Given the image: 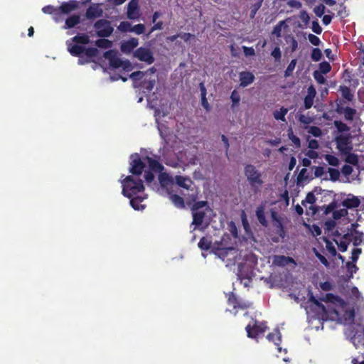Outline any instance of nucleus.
I'll return each instance as SVG.
<instances>
[{
  "mask_svg": "<svg viewBox=\"0 0 364 364\" xmlns=\"http://www.w3.org/2000/svg\"><path fill=\"white\" fill-rule=\"evenodd\" d=\"M164 23L163 21L156 22L149 30V31L146 34V38H149V36L156 30H161L163 28Z\"/></svg>",
  "mask_w": 364,
  "mask_h": 364,
  "instance_id": "6e6d98bb",
  "label": "nucleus"
},
{
  "mask_svg": "<svg viewBox=\"0 0 364 364\" xmlns=\"http://www.w3.org/2000/svg\"><path fill=\"white\" fill-rule=\"evenodd\" d=\"M241 220L243 228L245 229V231H247L250 229V224L247 220L246 213H245L244 210H242L241 213Z\"/></svg>",
  "mask_w": 364,
  "mask_h": 364,
  "instance_id": "e2e57ef3",
  "label": "nucleus"
},
{
  "mask_svg": "<svg viewBox=\"0 0 364 364\" xmlns=\"http://www.w3.org/2000/svg\"><path fill=\"white\" fill-rule=\"evenodd\" d=\"M96 34L100 38H107L112 35L114 28L111 22L107 19H100L94 23Z\"/></svg>",
  "mask_w": 364,
  "mask_h": 364,
  "instance_id": "20e7f679",
  "label": "nucleus"
},
{
  "mask_svg": "<svg viewBox=\"0 0 364 364\" xmlns=\"http://www.w3.org/2000/svg\"><path fill=\"white\" fill-rule=\"evenodd\" d=\"M314 103V96L312 95H307L304 97V107L306 109H310Z\"/></svg>",
  "mask_w": 364,
  "mask_h": 364,
  "instance_id": "5fc2aeb1",
  "label": "nucleus"
},
{
  "mask_svg": "<svg viewBox=\"0 0 364 364\" xmlns=\"http://www.w3.org/2000/svg\"><path fill=\"white\" fill-rule=\"evenodd\" d=\"M42 11L46 14H58V7L55 8L53 6L48 5L42 9Z\"/></svg>",
  "mask_w": 364,
  "mask_h": 364,
  "instance_id": "8fccbe9b",
  "label": "nucleus"
},
{
  "mask_svg": "<svg viewBox=\"0 0 364 364\" xmlns=\"http://www.w3.org/2000/svg\"><path fill=\"white\" fill-rule=\"evenodd\" d=\"M334 241L336 242V243L338 245V250L342 252H344L347 250L348 249V246L349 245L348 242V241H343V240H340L339 242L334 240Z\"/></svg>",
  "mask_w": 364,
  "mask_h": 364,
  "instance_id": "4d7b16f0",
  "label": "nucleus"
},
{
  "mask_svg": "<svg viewBox=\"0 0 364 364\" xmlns=\"http://www.w3.org/2000/svg\"><path fill=\"white\" fill-rule=\"evenodd\" d=\"M103 9L100 4H92L86 10L85 16L87 19H95L102 17Z\"/></svg>",
  "mask_w": 364,
  "mask_h": 364,
  "instance_id": "f8f14e48",
  "label": "nucleus"
},
{
  "mask_svg": "<svg viewBox=\"0 0 364 364\" xmlns=\"http://www.w3.org/2000/svg\"><path fill=\"white\" fill-rule=\"evenodd\" d=\"M319 70L321 73L326 74L331 70V66L329 63L323 61L319 64Z\"/></svg>",
  "mask_w": 364,
  "mask_h": 364,
  "instance_id": "3c124183",
  "label": "nucleus"
},
{
  "mask_svg": "<svg viewBox=\"0 0 364 364\" xmlns=\"http://www.w3.org/2000/svg\"><path fill=\"white\" fill-rule=\"evenodd\" d=\"M350 135L348 134L347 135H339L337 136L335 139V141L337 144V149L343 154L348 153L352 147L350 146Z\"/></svg>",
  "mask_w": 364,
  "mask_h": 364,
  "instance_id": "6e6552de",
  "label": "nucleus"
},
{
  "mask_svg": "<svg viewBox=\"0 0 364 364\" xmlns=\"http://www.w3.org/2000/svg\"><path fill=\"white\" fill-rule=\"evenodd\" d=\"M80 16L77 14H74L73 16H69L66 18L65 23V28H73L76 25L80 23Z\"/></svg>",
  "mask_w": 364,
  "mask_h": 364,
  "instance_id": "5701e85b",
  "label": "nucleus"
},
{
  "mask_svg": "<svg viewBox=\"0 0 364 364\" xmlns=\"http://www.w3.org/2000/svg\"><path fill=\"white\" fill-rule=\"evenodd\" d=\"M207 205V202L206 201H197V202H195L192 207H191V210L192 211H200L199 210L205 206Z\"/></svg>",
  "mask_w": 364,
  "mask_h": 364,
  "instance_id": "680f3d73",
  "label": "nucleus"
},
{
  "mask_svg": "<svg viewBox=\"0 0 364 364\" xmlns=\"http://www.w3.org/2000/svg\"><path fill=\"white\" fill-rule=\"evenodd\" d=\"M308 132L309 134H312L314 136L316 137H318L322 134L321 129L316 126L311 127Z\"/></svg>",
  "mask_w": 364,
  "mask_h": 364,
  "instance_id": "052dcab7",
  "label": "nucleus"
},
{
  "mask_svg": "<svg viewBox=\"0 0 364 364\" xmlns=\"http://www.w3.org/2000/svg\"><path fill=\"white\" fill-rule=\"evenodd\" d=\"M325 6L321 4L314 8V11L318 17H321L325 13Z\"/></svg>",
  "mask_w": 364,
  "mask_h": 364,
  "instance_id": "bf43d9fd",
  "label": "nucleus"
},
{
  "mask_svg": "<svg viewBox=\"0 0 364 364\" xmlns=\"http://www.w3.org/2000/svg\"><path fill=\"white\" fill-rule=\"evenodd\" d=\"M193 215V221L192 225H194L196 227L200 226L204 220L205 217V213L204 211H192Z\"/></svg>",
  "mask_w": 364,
  "mask_h": 364,
  "instance_id": "aec40b11",
  "label": "nucleus"
},
{
  "mask_svg": "<svg viewBox=\"0 0 364 364\" xmlns=\"http://www.w3.org/2000/svg\"><path fill=\"white\" fill-rule=\"evenodd\" d=\"M252 304L250 301H245L239 299V303L237 306V309L245 310V309L250 308L252 306Z\"/></svg>",
  "mask_w": 364,
  "mask_h": 364,
  "instance_id": "13d9d810",
  "label": "nucleus"
},
{
  "mask_svg": "<svg viewBox=\"0 0 364 364\" xmlns=\"http://www.w3.org/2000/svg\"><path fill=\"white\" fill-rule=\"evenodd\" d=\"M360 200L357 197L353 196L351 198H347L343 200L342 205L347 208H358L360 205Z\"/></svg>",
  "mask_w": 364,
  "mask_h": 364,
  "instance_id": "412c9836",
  "label": "nucleus"
},
{
  "mask_svg": "<svg viewBox=\"0 0 364 364\" xmlns=\"http://www.w3.org/2000/svg\"><path fill=\"white\" fill-rule=\"evenodd\" d=\"M334 126L339 132H348L350 130V127L346 124L339 120L334 121Z\"/></svg>",
  "mask_w": 364,
  "mask_h": 364,
  "instance_id": "37998d69",
  "label": "nucleus"
},
{
  "mask_svg": "<svg viewBox=\"0 0 364 364\" xmlns=\"http://www.w3.org/2000/svg\"><path fill=\"white\" fill-rule=\"evenodd\" d=\"M347 154H348L345 159L346 162L349 164L354 165V166L358 165V161H359L358 155H356L355 154H353V153H350V151Z\"/></svg>",
  "mask_w": 364,
  "mask_h": 364,
  "instance_id": "4c0bfd02",
  "label": "nucleus"
},
{
  "mask_svg": "<svg viewBox=\"0 0 364 364\" xmlns=\"http://www.w3.org/2000/svg\"><path fill=\"white\" fill-rule=\"evenodd\" d=\"M328 173L330 176V180L332 181H336L338 180L340 177V171L338 169L328 168Z\"/></svg>",
  "mask_w": 364,
  "mask_h": 364,
  "instance_id": "09e8293b",
  "label": "nucleus"
},
{
  "mask_svg": "<svg viewBox=\"0 0 364 364\" xmlns=\"http://www.w3.org/2000/svg\"><path fill=\"white\" fill-rule=\"evenodd\" d=\"M134 58L141 62H144L148 65H151L154 62L153 53L149 48L145 47H139L133 53Z\"/></svg>",
  "mask_w": 364,
  "mask_h": 364,
  "instance_id": "39448f33",
  "label": "nucleus"
},
{
  "mask_svg": "<svg viewBox=\"0 0 364 364\" xmlns=\"http://www.w3.org/2000/svg\"><path fill=\"white\" fill-rule=\"evenodd\" d=\"M200 90L201 92V104L202 106L207 110L210 109V105L206 98V89L203 82L200 83Z\"/></svg>",
  "mask_w": 364,
  "mask_h": 364,
  "instance_id": "bb28decb",
  "label": "nucleus"
},
{
  "mask_svg": "<svg viewBox=\"0 0 364 364\" xmlns=\"http://www.w3.org/2000/svg\"><path fill=\"white\" fill-rule=\"evenodd\" d=\"M72 42L77 44L86 45L90 42V36L86 33H78L77 35L73 37L71 39Z\"/></svg>",
  "mask_w": 364,
  "mask_h": 364,
  "instance_id": "4be33fe9",
  "label": "nucleus"
},
{
  "mask_svg": "<svg viewBox=\"0 0 364 364\" xmlns=\"http://www.w3.org/2000/svg\"><path fill=\"white\" fill-rule=\"evenodd\" d=\"M271 55L273 57L275 63H280L282 59V51L279 46H276L271 52Z\"/></svg>",
  "mask_w": 364,
  "mask_h": 364,
  "instance_id": "79ce46f5",
  "label": "nucleus"
},
{
  "mask_svg": "<svg viewBox=\"0 0 364 364\" xmlns=\"http://www.w3.org/2000/svg\"><path fill=\"white\" fill-rule=\"evenodd\" d=\"M169 198L176 207L178 208H185L184 200L180 196L176 194H171Z\"/></svg>",
  "mask_w": 364,
  "mask_h": 364,
  "instance_id": "c756f323",
  "label": "nucleus"
},
{
  "mask_svg": "<svg viewBox=\"0 0 364 364\" xmlns=\"http://www.w3.org/2000/svg\"><path fill=\"white\" fill-rule=\"evenodd\" d=\"M244 174L247 178L251 190L255 195L261 191L264 184L262 173L252 164H247L244 168Z\"/></svg>",
  "mask_w": 364,
  "mask_h": 364,
  "instance_id": "f257e3e1",
  "label": "nucleus"
},
{
  "mask_svg": "<svg viewBox=\"0 0 364 364\" xmlns=\"http://www.w3.org/2000/svg\"><path fill=\"white\" fill-rule=\"evenodd\" d=\"M296 59H292L289 64L288 65L286 70L284 71V77H288L291 76L293 73L294 70L295 69L296 65Z\"/></svg>",
  "mask_w": 364,
  "mask_h": 364,
  "instance_id": "58836bf2",
  "label": "nucleus"
},
{
  "mask_svg": "<svg viewBox=\"0 0 364 364\" xmlns=\"http://www.w3.org/2000/svg\"><path fill=\"white\" fill-rule=\"evenodd\" d=\"M269 341H272L276 346H279L281 343V333L279 329H275L274 332L269 333L267 336Z\"/></svg>",
  "mask_w": 364,
  "mask_h": 364,
  "instance_id": "a878e982",
  "label": "nucleus"
},
{
  "mask_svg": "<svg viewBox=\"0 0 364 364\" xmlns=\"http://www.w3.org/2000/svg\"><path fill=\"white\" fill-rule=\"evenodd\" d=\"M132 26L129 21H122L118 26V29L122 32H132Z\"/></svg>",
  "mask_w": 364,
  "mask_h": 364,
  "instance_id": "a18cd8bd",
  "label": "nucleus"
},
{
  "mask_svg": "<svg viewBox=\"0 0 364 364\" xmlns=\"http://www.w3.org/2000/svg\"><path fill=\"white\" fill-rule=\"evenodd\" d=\"M127 16L130 20L138 19L140 16L139 0H130L127 5Z\"/></svg>",
  "mask_w": 364,
  "mask_h": 364,
  "instance_id": "9d476101",
  "label": "nucleus"
},
{
  "mask_svg": "<svg viewBox=\"0 0 364 364\" xmlns=\"http://www.w3.org/2000/svg\"><path fill=\"white\" fill-rule=\"evenodd\" d=\"M363 233L359 231H355V235H353L352 241L354 246L360 245L363 242Z\"/></svg>",
  "mask_w": 364,
  "mask_h": 364,
  "instance_id": "a19ab883",
  "label": "nucleus"
},
{
  "mask_svg": "<svg viewBox=\"0 0 364 364\" xmlns=\"http://www.w3.org/2000/svg\"><path fill=\"white\" fill-rule=\"evenodd\" d=\"M256 216L262 225L264 227L267 226L268 223L265 217L264 208L262 206H259L257 208Z\"/></svg>",
  "mask_w": 364,
  "mask_h": 364,
  "instance_id": "c85d7f7f",
  "label": "nucleus"
},
{
  "mask_svg": "<svg viewBox=\"0 0 364 364\" xmlns=\"http://www.w3.org/2000/svg\"><path fill=\"white\" fill-rule=\"evenodd\" d=\"M104 58L109 60V66L112 68H119L122 65V60L117 56L114 50H109L104 53Z\"/></svg>",
  "mask_w": 364,
  "mask_h": 364,
  "instance_id": "1a4fd4ad",
  "label": "nucleus"
},
{
  "mask_svg": "<svg viewBox=\"0 0 364 364\" xmlns=\"http://www.w3.org/2000/svg\"><path fill=\"white\" fill-rule=\"evenodd\" d=\"M139 44V40L136 38H131L129 40L122 43L121 44V50L124 53H130L134 48L137 47Z\"/></svg>",
  "mask_w": 364,
  "mask_h": 364,
  "instance_id": "dca6fc26",
  "label": "nucleus"
},
{
  "mask_svg": "<svg viewBox=\"0 0 364 364\" xmlns=\"http://www.w3.org/2000/svg\"><path fill=\"white\" fill-rule=\"evenodd\" d=\"M308 39L310 41V43L314 46H319L321 43V41L318 37L314 34H309Z\"/></svg>",
  "mask_w": 364,
  "mask_h": 364,
  "instance_id": "338daca9",
  "label": "nucleus"
},
{
  "mask_svg": "<svg viewBox=\"0 0 364 364\" xmlns=\"http://www.w3.org/2000/svg\"><path fill=\"white\" fill-rule=\"evenodd\" d=\"M266 329L267 326L265 322L259 323L256 320L254 321L252 326L249 324L245 328L247 336L252 338H257V336L264 333Z\"/></svg>",
  "mask_w": 364,
  "mask_h": 364,
  "instance_id": "423d86ee",
  "label": "nucleus"
},
{
  "mask_svg": "<svg viewBox=\"0 0 364 364\" xmlns=\"http://www.w3.org/2000/svg\"><path fill=\"white\" fill-rule=\"evenodd\" d=\"M129 172L133 175L139 176L141 174L145 164L141 161L138 154L131 155Z\"/></svg>",
  "mask_w": 364,
  "mask_h": 364,
  "instance_id": "0eeeda50",
  "label": "nucleus"
},
{
  "mask_svg": "<svg viewBox=\"0 0 364 364\" xmlns=\"http://www.w3.org/2000/svg\"><path fill=\"white\" fill-rule=\"evenodd\" d=\"M145 75L146 73H144V71H136L130 75V78H132L134 81L141 80Z\"/></svg>",
  "mask_w": 364,
  "mask_h": 364,
  "instance_id": "864d4df0",
  "label": "nucleus"
},
{
  "mask_svg": "<svg viewBox=\"0 0 364 364\" xmlns=\"http://www.w3.org/2000/svg\"><path fill=\"white\" fill-rule=\"evenodd\" d=\"M298 120L304 124H309L313 122V119L311 117L305 116L304 114H301L299 117Z\"/></svg>",
  "mask_w": 364,
  "mask_h": 364,
  "instance_id": "774afa93",
  "label": "nucleus"
},
{
  "mask_svg": "<svg viewBox=\"0 0 364 364\" xmlns=\"http://www.w3.org/2000/svg\"><path fill=\"white\" fill-rule=\"evenodd\" d=\"M68 50L71 55L75 57H80L84 53L88 58L96 57L99 54V50L96 48H85L82 45L77 43H72L70 41L66 42Z\"/></svg>",
  "mask_w": 364,
  "mask_h": 364,
  "instance_id": "7ed1b4c3",
  "label": "nucleus"
},
{
  "mask_svg": "<svg viewBox=\"0 0 364 364\" xmlns=\"http://www.w3.org/2000/svg\"><path fill=\"white\" fill-rule=\"evenodd\" d=\"M341 322L345 324H352L355 319V310L353 308H348L344 310L343 316L340 318Z\"/></svg>",
  "mask_w": 364,
  "mask_h": 364,
  "instance_id": "f3484780",
  "label": "nucleus"
},
{
  "mask_svg": "<svg viewBox=\"0 0 364 364\" xmlns=\"http://www.w3.org/2000/svg\"><path fill=\"white\" fill-rule=\"evenodd\" d=\"M155 83V79L144 80L140 82L139 86L144 90V92H150L153 90Z\"/></svg>",
  "mask_w": 364,
  "mask_h": 364,
  "instance_id": "b1692460",
  "label": "nucleus"
},
{
  "mask_svg": "<svg viewBox=\"0 0 364 364\" xmlns=\"http://www.w3.org/2000/svg\"><path fill=\"white\" fill-rule=\"evenodd\" d=\"M288 137L292 141V143L296 146V147H300L301 141L300 139L294 134L293 130L291 128L288 129Z\"/></svg>",
  "mask_w": 364,
  "mask_h": 364,
  "instance_id": "ea45409f",
  "label": "nucleus"
},
{
  "mask_svg": "<svg viewBox=\"0 0 364 364\" xmlns=\"http://www.w3.org/2000/svg\"><path fill=\"white\" fill-rule=\"evenodd\" d=\"M95 45L100 48H109L112 46V42L108 39L100 38L95 41Z\"/></svg>",
  "mask_w": 364,
  "mask_h": 364,
  "instance_id": "72a5a7b5",
  "label": "nucleus"
},
{
  "mask_svg": "<svg viewBox=\"0 0 364 364\" xmlns=\"http://www.w3.org/2000/svg\"><path fill=\"white\" fill-rule=\"evenodd\" d=\"M325 159L326 161L331 166H337L339 164V160L338 159L333 156V155H331V154H326L325 155Z\"/></svg>",
  "mask_w": 364,
  "mask_h": 364,
  "instance_id": "49530a36",
  "label": "nucleus"
},
{
  "mask_svg": "<svg viewBox=\"0 0 364 364\" xmlns=\"http://www.w3.org/2000/svg\"><path fill=\"white\" fill-rule=\"evenodd\" d=\"M145 31V26L143 23H139L133 26L132 28V32L135 33L137 35H141Z\"/></svg>",
  "mask_w": 364,
  "mask_h": 364,
  "instance_id": "603ef678",
  "label": "nucleus"
},
{
  "mask_svg": "<svg viewBox=\"0 0 364 364\" xmlns=\"http://www.w3.org/2000/svg\"><path fill=\"white\" fill-rule=\"evenodd\" d=\"M273 264L278 267H285L289 264H296L294 259L289 256L274 255Z\"/></svg>",
  "mask_w": 364,
  "mask_h": 364,
  "instance_id": "2eb2a0df",
  "label": "nucleus"
},
{
  "mask_svg": "<svg viewBox=\"0 0 364 364\" xmlns=\"http://www.w3.org/2000/svg\"><path fill=\"white\" fill-rule=\"evenodd\" d=\"M129 199L130 205L134 210H139L144 208V205L141 204V203L144 200V198L141 196H133Z\"/></svg>",
  "mask_w": 364,
  "mask_h": 364,
  "instance_id": "cd10ccee",
  "label": "nucleus"
},
{
  "mask_svg": "<svg viewBox=\"0 0 364 364\" xmlns=\"http://www.w3.org/2000/svg\"><path fill=\"white\" fill-rule=\"evenodd\" d=\"M339 90L341 92L342 97L349 102L353 100L354 95L351 93L350 89L347 86H341Z\"/></svg>",
  "mask_w": 364,
  "mask_h": 364,
  "instance_id": "473e14b6",
  "label": "nucleus"
},
{
  "mask_svg": "<svg viewBox=\"0 0 364 364\" xmlns=\"http://www.w3.org/2000/svg\"><path fill=\"white\" fill-rule=\"evenodd\" d=\"M283 26H287L285 21H280L274 27L272 31V34L276 36L277 38L282 36V29Z\"/></svg>",
  "mask_w": 364,
  "mask_h": 364,
  "instance_id": "f704fd0d",
  "label": "nucleus"
},
{
  "mask_svg": "<svg viewBox=\"0 0 364 364\" xmlns=\"http://www.w3.org/2000/svg\"><path fill=\"white\" fill-rule=\"evenodd\" d=\"M230 99L232 102V107L239 104L240 97L236 90L232 92Z\"/></svg>",
  "mask_w": 364,
  "mask_h": 364,
  "instance_id": "0e129e2a",
  "label": "nucleus"
},
{
  "mask_svg": "<svg viewBox=\"0 0 364 364\" xmlns=\"http://www.w3.org/2000/svg\"><path fill=\"white\" fill-rule=\"evenodd\" d=\"M321 301L326 302H330L333 304L341 303L342 304H345L344 301L338 296L334 295L332 293H328L326 296L321 299Z\"/></svg>",
  "mask_w": 364,
  "mask_h": 364,
  "instance_id": "393cba45",
  "label": "nucleus"
},
{
  "mask_svg": "<svg viewBox=\"0 0 364 364\" xmlns=\"http://www.w3.org/2000/svg\"><path fill=\"white\" fill-rule=\"evenodd\" d=\"M175 182L178 186L187 190H189L193 184V182L189 177L183 176H176Z\"/></svg>",
  "mask_w": 364,
  "mask_h": 364,
  "instance_id": "a211bd4d",
  "label": "nucleus"
},
{
  "mask_svg": "<svg viewBox=\"0 0 364 364\" xmlns=\"http://www.w3.org/2000/svg\"><path fill=\"white\" fill-rule=\"evenodd\" d=\"M289 109L284 107H282L279 110H275L273 112V116L275 119L286 122L285 115L287 114Z\"/></svg>",
  "mask_w": 364,
  "mask_h": 364,
  "instance_id": "7c9ffc66",
  "label": "nucleus"
},
{
  "mask_svg": "<svg viewBox=\"0 0 364 364\" xmlns=\"http://www.w3.org/2000/svg\"><path fill=\"white\" fill-rule=\"evenodd\" d=\"M240 86L245 87L252 84L255 79L254 74L249 71H242L239 74Z\"/></svg>",
  "mask_w": 364,
  "mask_h": 364,
  "instance_id": "ddd939ff",
  "label": "nucleus"
},
{
  "mask_svg": "<svg viewBox=\"0 0 364 364\" xmlns=\"http://www.w3.org/2000/svg\"><path fill=\"white\" fill-rule=\"evenodd\" d=\"M262 4V0H259L255 4H252L250 9V18H254L257 11L260 9Z\"/></svg>",
  "mask_w": 364,
  "mask_h": 364,
  "instance_id": "de8ad7c7",
  "label": "nucleus"
},
{
  "mask_svg": "<svg viewBox=\"0 0 364 364\" xmlns=\"http://www.w3.org/2000/svg\"><path fill=\"white\" fill-rule=\"evenodd\" d=\"M311 29L313 32H314L316 34H321L322 32V28L319 25L318 21L317 20H314L312 21Z\"/></svg>",
  "mask_w": 364,
  "mask_h": 364,
  "instance_id": "69168bd1",
  "label": "nucleus"
},
{
  "mask_svg": "<svg viewBox=\"0 0 364 364\" xmlns=\"http://www.w3.org/2000/svg\"><path fill=\"white\" fill-rule=\"evenodd\" d=\"M212 240L210 238L202 237L198 244V246L200 250L207 251L210 250Z\"/></svg>",
  "mask_w": 364,
  "mask_h": 364,
  "instance_id": "2f4dec72",
  "label": "nucleus"
},
{
  "mask_svg": "<svg viewBox=\"0 0 364 364\" xmlns=\"http://www.w3.org/2000/svg\"><path fill=\"white\" fill-rule=\"evenodd\" d=\"M356 114V109L350 107H345L344 109V117L348 121H352Z\"/></svg>",
  "mask_w": 364,
  "mask_h": 364,
  "instance_id": "e433bc0d",
  "label": "nucleus"
},
{
  "mask_svg": "<svg viewBox=\"0 0 364 364\" xmlns=\"http://www.w3.org/2000/svg\"><path fill=\"white\" fill-rule=\"evenodd\" d=\"M146 159L148 162L149 167L151 171L156 173H161L164 170L163 165L157 160H155L149 156H146Z\"/></svg>",
  "mask_w": 364,
  "mask_h": 364,
  "instance_id": "6ab92c4d",
  "label": "nucleus"
},
{
  "mask_svg": "<svg viewBox=\"0 0 364 364\" xmlns=\"http://www.w3.org/2000/svg\"><path fill=\"white\" fill-rule=\"evenodd\" d=\"M271 217L273 221V225L276 228L277 234L282 239L286 237V231L282 223V219L277 215L276 212H272Z\"/></svg>",
  "mask_w": 364,
  "mask_h": 364,
  "instance_id": "9b49d317",
  "label": "nucleus"
},
{
  "mask_svg": "<svg viewBox=\"0 0 364 364\" xmlns=\"http://www.w3.org/2000/svg\"><path fill=\"white\" fill-rule=\"evenodd\" d=\"M122 193L124 196L131 198L139 193L144 191V186L141 179H134L132 176H127L121 181Z\"/></svg>",
  "mask_w": 364,
  "mask_h": 364,
  "instance_id": "f03ea898",
  "label": "nucleus"
},
{
  "mask_svg": "<svg viewBox=\"0 0 364 364\" xmlns=\"http://www.w3.org/2000/svg\"><path fill=\"white\" fill-rule=\"evenodd\" d=\"M78 6L77 1L75 0H70L68 2H63L59 7H58V12L59 14H68L71 11L75 10Z\"/></svg>",
  "mask_w": 364,
  "mask_h": 364,
  "instance_id": "4468645a",
  "label": "nucleus"
},
{
  "mask_svg": "<svg viewBox=\"0 0 364 364\" xmlns=\"http://www.w3.org/2000/svg\"><path fill=\"white\" fill-rule=\"evenodd\" d=\"M322 56H323L322 52L319 48H313L312 52H311V55L313 61L318 62V61L321 60L322 58Z\"/></svg>",
  "mask_w": 364,
  "mask_h": 364,
  "instance_id": "c03bdc74",
  "label": "nucleus"
},
{
  "mask_svg": "<svg viewBox=\"0 0 364 364\" xmlns=\"http://www.w3.org/2000/svg\"><path fill=\"white\" fill-rule=\"evenodd\" d=\"M239 299L233 292H230L228 297V304L230 306H232L233 309L237 310Z\"/></svg>",
  "mask_w": 364,
  "mask_h": 364,
  "instance_id": "c9c22d12",
  "label": "nucleus"
}]
</instances>
